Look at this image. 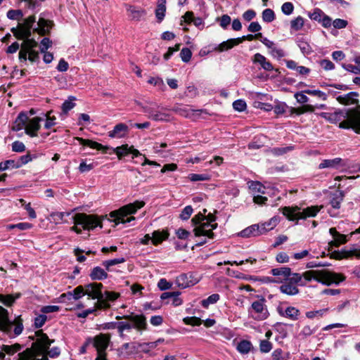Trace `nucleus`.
Segmentation results:
<instances>
[{
    "label": "nucleus",
    "mask_w": 360,
    "mask_h": 360,
    "mask_svg": "<svg viewBox=\"0 0 360 360\" xmlns=\"http://www.w3.org/2000/svg\"><path fill=\"white\" fill-rule=\"evenodd\" d=\"M34 336L36 340L32 347L19 353L17 360H49L47 356L44 354L53 340H50L41 330L36 331Z\"/></svg>",
    "instance_id": "obj_1"
},
{
    "label": "nucleus",
    "mask_w": 360,
    "mask_h": 360,
    "mask_svg": "<svg viewBox=\"0 0 360 360\" xmlns=\"http://www.w3.org/2000/svg\"><path fill=\"white\" fill-rule=\"evenodd\" d=\"M302 276L304 285L307 282L311 280H315L326 285H330L332 284L338 285L345 279V276L342 274L333 272L327 269L309 270L303 273Z\"/></svg>",
    "instance_id": "obj_2"
},
{
    "label": "nucleus",
    "mask_w": 360,
    "mask_h": 360,
    "mask_svg": "<svg viewBox=\"0 0 360 360\" xmlns=\"http://www.w3.org/2000/svg\"><path fill=\"white\" fill-rule=\"evenodd\" d=\"M75 226L71 227V230L77 233H81L82 230L77 227L82 226L84 230H93L96 227L102 228V221L96 215L87 214L85 213H77L72 217Z\"/></svg>",
    "instance_id": "obj_3"
},
{
    "label": "nucleus",
    "mask_w": 360,
    "mask_h": 360,
    "mask_svg": "<svg viewBox=\"0 0 360 360\" xmlns=\"http://www.w3.org/2000/svg\"><path fill=\"white\" fill-rule=\"evenodd\" d=\"M145 205L144 201L136 200L132 203L127 204L122 206L117 210L112 211L110 213V216L114 218L116 224L129 223L135 220L134 217H130L125 219L127 215L135 214L138 210L141 209Z\"/></svg>",
    "instance_id": "obj_4"
},
{
    "label": "nucleus",
    "mask_w": 360,
    "mask_h": 360,
    "mask_svg": "<svg viewBox=\"0 0 360 360\" xmlns=\"http://www.w3.org/2000/svg\"><path fill=\"white\" fill-rule=\"evenodd\" d=\"M323 208V206L314 205L307 207L300 211L298 207H284L282 208V213L290 221H297L299 219H305L307 217H314Z\"/></svg>",
    "instance_id": "obj_5"
},
{
    "label": "nucleus",
    "mask_w": 360,
    "mask_h": 360,
    "mask_svg": "<svg viewBox=\"0 0 360 360\" xmlns=\"http://www.w3.org/2000/svg\"><path fill=\"white\" fill-rule=\"evenodd\" d=\"M13 326L15 335H20L23 330L22 320L20 316H18L13 321H11L8 318V310L0 306V330L10 334Z\"/></svg>",
    "instance_id": "obj_6"
},
{
    "label": "nucleus",
    "mask_w": 360,
    "mask_h": 360,
    "mask_svg": "<svg viewBox=\"0 0 360 360\" xmlns=\"http://www.w3.org/2000/svg\"><path fill=\"white\" fill-rule=\"evenodd\" d=\"M76 139L79 141V143L81 145L86 146L91 148L96 149L98 150H103L105 153H106L108 150L112 149L113 152L117 155L119 159H122L123 157L130 154L131 146H129L127 144H124L122 145L121 146L112 148L108 146H103L102 144L98 142L89 139H84L80 137H77Z\"/></svg>",
    "instance_id": "obj_7"
},
{
    "label": "nucleus",
    "mask_w": 360,
    "mask_h": 360,
    "mask_svg": "<svg viewBox=\"0 0 360 360\" xmlns=\"http://www.w3.org/2000/svg\"><path fill=\"white\" fill-rule=\"evenodd\" d=\"M124 319H127L129 322H118V332H122V330L124 331L125 330H129L133 328L139 331L147 330L146 318L144 315L131 314L125 316Z\"/></svg>",
    "instance_id": "obj_8"
},
{
    "label": "nucleus",
    "mask_w": 360,
    "mask_h": 360,
    "mask_svg": "<svg viewBox=\"0 0 360 360\" xmlns=\"http://www.w3.org/2000/svg\"><path fill=\"white\" fill-rule=\"evenodd\" d=\"M93 345L97 352L96 360H108L106 349L108 348L110 336L107 334L100 333L93 338Z\"/></svg>",
    "instance_id": "obj_9"
},
{
    "label": "nucleus",
    "mask_w": 360,
    "mask_h": 360,
    "mask_svg": "<svg viewBox=\"0 0 360 360\" xmlns=\"http://www.w3.org/2000/svg\"><path fill=\"white\" fill-rule=\"evenodd\" d=\"M35 21L36 18L34 15L29 16L27 18L25 19L22 23H18L17 27L12 28L11 31L19 39H30L32 25Z\"/></svg>",
    "instance_id": "obj_10"
},
{
    "label": "nucleus",
    "mask_w": 360,
    "mask_h": 360,
    "mask_svg": "<svg viewBox=\"0 0 360 360\" xmlns=\"http://www.w3.org/2000/svg\"><path fill=\"white\" fill-rule=\"evenodd\" d=\"M265 302L266 300L262 297L259 300L252 303L251 309H250L249 312L255 320L262 321L268 317L269 312Z\"/></svg>",
    "instance_id": "obj_11"
},
{
    "label": "nucleus",
    "mask_w": 360,
    "mask_h": 360,
    "mask_svg": "<svg viewBox=\"0 0 360 360\" xmlns=\"http://www.w3.org/2000/svg\"><path fill=\"white\" fill-rule=\"evenodd\" d=\"M347 120L340 123V127L342 129H352L356 134H360V117L355 115L354 110L347 112Z\"/></svg>",
    "instance_id": "obj_12"
},
{
    "label": "nucleus",
    "mask_w": 360,
    "mask_h": 360,
    "mask_svg": "<svg viewBox=\"0 0 360 360\" xmlns=\"http://www.w3.org/2000/svg\"><path fill=\"white\" fill-rule=\"evenodd\" d=\"M217 227V224H211L209 221H203L199 226H197L194 229L193 232L195 236H206L208 238H214V234L213 230Z\"/></svg>",
    "instance_id": "obj_13"
},
{
    "label": "nucleus",
    "mask_w": 360,
    "mask_h": 360,
    "mask_svg": "<svg viewBox=\"0 0 360 360\" xmlns=\"http://www.w3.org/2000/svg\"><path fill=\"white\" fill-rule=\"evenodd\" d=\"M103 287V285L101 283L94 282L86 284L85 285L86 295L93 300L101 297V295H103V293L102 292Z\"/></svg>",
    "instance_id": "obj_14"
},
{
    "label": "nucleus",
    "mask_w": 360,
    "mask_h": 360,
    "mask_svg": "<svg viewBox=\"0 0 360 360\" xmlns=\"http://www.w3.org/2000/svg\"><path fill=\"white\" fill-rule=\"evenodd\" d=\"M347 164L344 160L340 158L334 159L323 160L319 165V169L330 168L338 169L341 167H345Z\"/></svg>",
    "instance_id": "obj_15"
},
{
    "label": "nucleus",
    "mask_w": 360,
    "mask_h": 360,
    "mask_svg": "<svg viewBox=\"0 0 360 360\" xmlns=\"http://www.w3.org/2000/svg\"><path fill=\"white\" fill-rule=\"evenodd\" d=\"M129 132V127L124 123L116 124L113 129L108 132V136L112 139H122L127 136Z\"/></svg>",
    "instance_id": "obj_16"
},
{
    "label": "nucleus",
    "mask_w": 360,
    "mask_h": 360,
    "mask_svg": "<svg viewBox=\"0 0 360 360\" xmlns=\"http://www.w3.org/2000/svg\"><path fill=\"white\" fill-rule=\"evenodd\" d=\"M37 42L34 39L25 40L21 45V49L19 52V59L22 61H26L28 59L29 50L37 46Z\"/></svg>",
    "instance_id": "obj_17"
},
{
    "label": "nucleus",
    "mask_w": 360,
    "mask_h": 360,
    "mask_svg": "<svg viewBox=\"0 0 360 360\" xmlns=\"http://www.w3.org/2000/svg\"><path fill=\"white\" fill-rule=\"evenodd\" d=\"M42 120L41 117H34L31 120L28 119L25 127V133L32 137L37 136V131L40 128L39 122Z\"/></svg>",
    "instance_id": "obj_18"
},
{
    "label": "nucleus",
    "mask_w": 360,
    "mask_h": 360,
    "mask_svg": "<svg viewBox=\"0 0 360 360\" xmlns=\"http://www.w3.org/2000/svg\"><path fill=\"white\" fill-rule=\"evenodd\" d=\"M277 311L279 315L292 321H297L299 319L300 311L294 307H288L285 309L283 307H278Z\"/></svg>",
    "instance_id": "obj_19"
},
{
    "label": "nucleus",
    "mask_w": 360,
    "mask_h": 360,
    "mask_svg": "<svg viewBox=\"0 0 360 360\" xmlns=\"http://www.w3.org/2000/svg\"><path fill=\"white\" fill-rule=\"evenodd\" d=\"M262 234V231L259 224L251 225L238 233V236L242 238L256 237Z\"/></svg>",
    "instance_id": "obj_20"
},
{
    "label": "nucleus",
    "mask_w": 360,
    "mask_h": 360,
    "mask_svg": "<svg viewBox=\"0 0 360 360\" xmlns=\"http://www.w3.org/2000/svg\"><path fill=\"white\" fill-rule=\"evenodd\" d=\"M329 233L333 238V240L329 243L330 246L338 247L347 243V236L338 232L335 228H330Z\"/></svg>",
    "instance_id": "obj_21"
},
{
    "label": "nucleus",
    "mask_w": 360,
    "mask_h": 360,
    "mask_svg": "<svg viewBox=\"0 0 360 360\" xmlns=\"http://www.w3.org/2000/svg\"><path fill=\"white\" fill-rule=\"evenodd\" d=\"M357 96L356 92L351 91L347 94L338 96L336 99L340 103L347 105L356 103L358 102Z\"/></svg>",
    "instance_id": "obj_22"
},
{
    "label": "nucleus",
    "mask_w": 360,
    "mask_h": 360,
    "mask_svg": "<svg viewBox=\"0 0 360 360\" xmlns=\"http://www.w3.org/2000/svg\"><path fill=\"white\" fill-rule=\"evenodd\" d=\"M107 271L101 266H95L91 269L89 276L93 281H103L108 276Z\"/></svg>",
    "instance_id": "obj_23"
},
{
    "label": "nucleus",
    "mask_w": 360,
    "mask_h": 360,
    "mask_svg": "<svg viewBox=\"0 0 360 360\" xmlns=\"http://www.w3.org/2000/svg\"><path fill=\"white\" fill-rule=\"evenodd\" d=\"M254 63H258L266 71H271L274 69L272 64L261 53H255L252 60Z\"/></svg>",
    "instance_id": "obj_24"
},
{
    "label": "nucleus",
    "mask_w": 360,
    "mask_h": 360,
    "mask_svg": "<svg viewBox=\"0 0 360 360\" xmlns=\"http://www.w3.org/2000/svg\"><path fill=\"white\" fill-rule=\"evenodd\" d=\"M28 122V117L24 112L19 113L16 117L13 125V130L18 131L22 129H25L27 122Z\"/></svg>",
    "instance_id": "obj_25"
},
{
    "label": "nucleus",
    "mask_w": 360,
    "mask_h": 360,
    "mask_svg": "<svg viewBox=\"0 0 360 360\" xmlns=\"http://www.w3.org/2000/svg\"><path fill=\"white\" fill-rule=\"evenodd\" d=\"M127 11L131 20L138 21L146 15V11L143 9L139 8L134 6H128Z\"/></svg>",
    "instance_id": "obj_26"
},
{
    "label": "nucleus",
    "mask_w": 360,
    "mask_h": 360,
    "mask_svg": "<svg viewBox=\"0 0 360 360\" xmlns=\"http://www.w3.org/2000/svg\"><path fill=\"white\" fill-rule=\"evenodd\" d=\"M51 28V22L43 18H40L37 22V27L34 31L37 32L40 35H45L49 32Z\"/></svg>",
    "instance_id": "obj_27"
},
{
    "label": "nucleus",
    "mask_w": 360,
    "mask_h": 360,
    "mask_svg": "<svg viewBox=\"0 0 360 360\" xmlns=\"http://www.w3.org/2000/svg\"><path fill=\"white\" fill-rule=\"evenodd\" d=\"M190 278L191 277L188 276V274H182L176 277V283L179 287L181 288H186L189 286L194 285L195 284L198 283L197 280L191 281L189 280Z\"/></svg>",
    "instance_id": "obj_28"
},
{
    "label": "nucleus",
    "mask_w": 360,
    "mask_h": 360,
    "mask_svg": "<svg viewBox=\"0 0 360 360\" xmlns=\"http://www.w3.org/2000/svg\"><path fill=\"white\" fill-rule=\"evenodd\" d=\"M139 342H127L123 344L119 349L118 352L120 354H122L124 351H127V355L131 354H136L139 353Z\"/></svg>",
    "instance_id": "obj_29"
},
{
    "label": "nucleus",
    "mask_w": 360,
    "mask_h": 360,
    "mask_svg": "<svg viewBox=\"0 0 360 360\" xmlns=\"http://www.w3.org/2000/svg\"><path fill=\"white\" fill-rule=\"evenodd\" d=\"M344 199V193L341 191H337L332 193L330 198V204L333 209H339Z\"/></svg>",
    "instance_id": "obj_30"
},
{
    "label": "nucleus",
    "mask_w": 360,
    "mask_h": 360,
    "mask_svg": "<svg viewBox=\"0 0 360 360\" xmlns=\"http://www.w3.org/2000/svg\"><path fill=\"white\" fill-rule=\"evenodd\" d=\"M169 236L167 231H155L152 233V243L155 245L160 244L163 240L167 239Z\"/></svg>",
    "instance_id": "obj_31"
},
{
    "label": "nucleus",
    "mask_w": 360,
    "mask_h": 360,
    "mask_svg": "<svg viewBox=\"0 0 360 360\" xmlns=\"http://www.w3.org/2000/svg\"><path fill=\"white\" fill-rule=\"evenodd\" d=\"M239 44L240 40L237 39V38L229 39L219 44L215 49L219 52H223L232 49Z\"/></svg>",
    "instance_id": "obj_32"
},
{
    "label": "nucleus",
    "mask_w": 360,
    "mask_h": 360,
    "mask_svg": "<svg viewBox=\"0 0 360 360\" xmlns=\"http://www.w3.org/2000/svg\"><path fill=\"white\" fill-rule=\"evenodd\" d=\"M267 137L264 135H258L248 144L249 149H259L264 146Z\"/></svg>",
    "instance_id": "obj_33"
},
{
    "label": "nucleus",
    "mask_w": 360,
    "mask_h": 360,
    "mask_svg": "<svg viewBox=\"0 0 360 360\" xmlns=\"http://www.w3.org/2000/svg\"><path fill=\"white\" fill-rule=\"evenodd\" d=\"M280 290L288 295H295L299 293L297 287L288 281L280 286Z\"/></svg>",
    "instance_id": "obj_34"
},
{
    "label": "nucleus",
    "mask_w": 360,
    "mask_h": 360,
    "mask_svg": "<svg viewBox=\"0 0 360 360\" xmlns=\"http://www.w3.org/2000/svg\"><path fill=\"white\" fill-rule=\"evenodd\" d=\"M290 268L286 266H281L274 268L271 270V273L275 276H281L283 278L286 279L290 276Z\"/></svg>",
    "instance_id": "obj_35"
},
{
    "label": "nucleus",
    "mask_w": 360,
    "mask_h": 360,
    "mask_svg": "<svg viewBox=\"0 0 360 360\" xmlns=\"http://www.w3.org/2000/svg\"><path fill=\"white\" fill-rule=\"evenodd\" d=\"M166 1L158 0V6L155 10V15L159 22L162 21L165 15Z\"/></svg>",
    "instance_id": "obj_36"
},
{
    "label": "nucleus",
    "mask_w": 360,
    "mask_h": 360,
    "mask_svg": "<svg viewBox=\"0 0 360 360\" xmlns=\"http://www.w3.org/2000/svg\"><path fill=\"white\" fill-rule=\"evenodd\" d=\"M278 223V218L276 217H272L269 221L259 225L262 234L272 230Z\"/></svg>",
    "instance_id": "obj_37"
},
{
    "label": "nucleus",
    "mask_w": 360,
    "mask_h": 360,
    "mask_svg": "<svg viewBox=\"0 0 360 360\" xmlns=\"http://www.w3.org/2000/svg\"><path fill=\"white\" fill-rule=\"evenodd\" d=\"M286 281H288V283H290L295 285H299L301 286L304 285V282L303 281L302 276V274H298V273L292 274L290 272V276L288 277Z\"/></svg>",
    "instance_id": "obj_38"
},
{
    "label": "nucleus",
    "mask_w": 360,
    "mask_h": 360,
    "mask_svg": "<svg viewBox=\"0 0 360 360\" xmlns=\"http://www.w3.org/2000/svg\"><path fill=\"white\" fill-rule=\"evenodd\" d=\"M252 348V343L248 340H241L237 345V350L240 354H248L250 352Z\"/></svg>",
    "instance_id": "obj_39"
},
{
    "label": "nucleus",
    "mask_w": 360,
    "mask_h": 360,
    "mask_svg": "<svg viewBox=\"0 0 360 360\" xmlns=\"http://www.w3.org/2000/svg\"><path fill=\"white\" fill-rule=\"evenodd\" d=\"M21 349H22V346L18 343H15L12 345H1V349L4 350V352L8 355H13L15 353L18 352Z\"/></svg>",
    "instance_id": "obj_40"
},
{
    "label": "nucleus",
    "mask_w": 360,
    "mask_h": 360,
    "mask_svg": "<svg viewBox=\"0 0 360 360\" xmlns=\"http://www.w3.org/2000/svg\"><path fill=\"white\" fill-rule=\"evenodd\" d=\"M21 294L20 292L15 293V295H4L2 300V304L6 307H11L13 304L15 300L20 298Z\"/></svg>",
    "instance_id": "obj_41"
},
{
    "label": "nucleus",
    "mask_w": 360,
    "mask_h": 360,
    "mask_svg": "<svg viewBox=\"0 0 360 360\" xmlns=\"http://www.w3.org/2000/svg\"><path fill=\"white\" fill-rule=\"evenodd\" d=\"M219 298H220V296L219 294H217V293L212 294V295H210L207 299L202 300L201 301V305L204 308L207 309V308H208V307L210 304L217 303L219 300Z\"/></svg>",
    "instance_id": "obj_42"
},
{
    "label": "nucleus",
    "mask_w": 360,
    "mask_h": 360,
    "mask_svg": "<svg viewBox=\"0 0 360 360\" xmlns=\"http://www.w3.org/2000/svg\"><path fill=\"white\" fill-rule=\"evenodd\" d=\"M37 158V155L26 154L22 155L17 162H15V168H18Z\"/></svg>",
    "instance_id": "obj_43"
},
{
    "label": "nucleus",
    "mask_w": 360,
    "mask_h": 360,
    "mask_svg": "<svg viewBox=\"0 0 360 360\" xmlns=\"http://www.w3.org/2000/svg\"><path fill=\"white\" fill-rule=\"evenodd\" d=\"M125 259L124 257L115 258L112 259L105 260L102 262V265L105 267L106 271H110V267L121 263H124Z\"/></svg>",
    "instance_id": "obj_44"
},
{
    "label": "nucleus",
    "mask_w": 360,
    "mask_h": 360,
    "mask_svg": "<svg viewBox=\"0 0 360 360\" xmlns=\"http://www.w3.org/2000/svg\"><path fill=\"white\" fill-rule=\"evenodd\" d=\"M150 119L154 121H165L167 122L170 120V115L167 113L158 110L155 113H152Z\"/></svg>",
    "instance_id": "obj_45"
},
{
    "label": "nucleus",
    "mask_w": 360,
    "mask_h": 360,
    "mask_svg": "<svg viewBox=\"0 0 360 360\" xmlns=\"http://www.w3.org/2000/svg\"><path fill=\"white\" fill-rule=\"evenodd\" d=\"M297 45L304 55H309L313 52V49L310 44L304 40H299L297 41Z\"/></svg>",
    "instance_id": "obj_46"
},
{
    "label": "nucleus",
    "mask_w": 360,
    "mask_h": 360,
    "mask_svg": "<svg viewBox=\"0 0 360 360\" xmlns=\"http://www.w3.org/2000/svg\"><path fill=\"white\" fill-rule=\"evenodd\" d=\"M75 100V97L70 96L68 100L65 101L62 105V110L64 113H68L70 110H72L75 106V103L74 101Z\"/></svg>",
    "instance_id": "obj_47"
},
{
    "label": "nucleus",
    "mask_w": 360,
    "mask_h": 360,
    "mask_svg": "<svg viewBox=\"0 0 360 360\" xmlns=\"http://www.w3.org/2000/svg\"><path fill=\"white\" fill-rule=\"evenodd\" d=\"M275 13L271 8H266L262 12V20L266 22H271L275 20Z\"/></svg>",
    "instance_id": "obj_48"
},
{
    "label": "nucleus",
    "mask_w": 360,
    "mask_h": 360,
    "mask_svg": "<svg viewBox=\"0 0 360 360\" xmlns=\"http://www.w3.org/2000/svg\"><path fill=\"white\" fill-rule=\"evenodd\" d=\"M207 212V210L204 209L202 212H200L198 214H196L195 217H193L191 219V222L195 227L197 226H199L200 224H202L204 220H205V214Z\"/></svg>",
    "instance_id": "obj_49"
},
{
    "label": "nucleus",
    "mask_w": 360,
    "mask_h": 360,
    "mask_svg": "<svg viewBox=\"0 0 360 360\" xmlns=\"http://www.w3.org/2000/svg\"><path fill=\"white\" fill-rule=\"evenodd\" d=\"M323 15L324 13L323 12V11L318 8H315L312 13H308V16L309 17L310 19L317 21L319 22H320V20H321V18L323 16Z\"/></svg>",
    "instance_id": "obj_50"
},
{
    "label": "nucleus",
    "mask_w": 360,
    "mask_h": 360,
    "mask_svg": "<svg viewBox=\"0 0 360 360\" xmlns=\"http://www.w3.org/2000/svg\"><path fill=\"white\" fill-rule=\"evenodd\" d=\"M72 299L74 300H79L82 296L86 295L85 292V285H79L77 288H75L73 291H72Z\"/></svg>",
    "instance_id": "obj_51"
},
{
    "label": "nucleus",
    "mask_w": 360,
    "mask_h": 360,
    "mask_svg": "<svg viewBox=\"0 0 360 360\" xmlns=\"http://www.w3.org/2000/svg\"><path fill=\"white\" fill-rule=\"evenodd\" d=\"M188 178L191 181H207L210 176L207 174H190Z\"/></svg>",
    "instance_id": "obj_52"
},
{
    "label": "nucleus",
    "mask_w": 360,
    "mask_h": 360,
    "mask_svg": "<svg viewBox=\"0 0 360 360\" xmlns=\"http://www.w3.org/2000/svg\"><path fill=\"white\" fill-rule=\"evenodd\" d=\"M304 25V18L301 16L297 17L295 19L290 22V27L292 29L297 31L302 29Z\"/></svg>",
    "instance_id": "obj_53"
},
{
    "label": "nucleus",
    "mask_w": 360,
    "mask_h": 360,
    "mask_svg": "<svg viewBox=\"0 0 360 360\" xmlns=\"http://www.w3.org/2000/svg\"><path fill=\"white\" fill-rule=\"evenodd\" d=\"M7 18L11 20H20L22 17V12L21 10H9L7 12Z\"/></svg>",
    "instance_id": "obj_54"
},
{
    "label": "nucleus",
    "mask_w": 360,
    "mask_h": 360,
    "mask_svg": "<svg viewBox=\"0 0 360 360\" xmlns=\"http://www.w3.org/2000/svg\"><path fill=\"white\" fill-rule=\"evenodd\" d=\"M217 20L219 22L220 26L225 30L230 25L231 19L229 15L224 14L221 18H217Z\"/></svg>",
    "instance_id": "obj_55"
},
{
    "label": "nucleus",
    "mask_w": 360,
    "mask_h": 360,
    "mask_svg": "<svg viewBox=\"0 0 360 360\" xmlns=\"http://www.w3.org/2000/svg\"><path fill=\"white\" fill-rule=\"evenodd\" d=\"M193 211V210L192 207L191 205H187L181 211L179 217L184 221L188 220L191 216Z\"/></svg>",
    "instance_id": "obj_56"
},
{
    "label": "nucleus",
    "mask_w": 360,
    "mask_h": 360,
    "mask_svg": "<svg viewBox=\"0 0 360 360\" xmlns=\"http://www.w3.org/2000/svg\"><path fill=\"white\" fill-rule=\"evenodd\" d=\"M97 302L96 303V307L97 309H108L110 307V304L107 301V300L104 297V295H101V297H98L96 299Z\"/></svg>",
    "instance_id": "obj_57"
},
{
    "label": "nucleus",
    "mask_w": 360,
    "mask_h": 360,
    "mask_svg": "<svg viewBox=\"0 0 360 360\" xmlns=\"http://www.w3.org/2000/svg\"><path fill=\"white\" fill-rule=\"evenodd\" d=\"M304 92L307 94L317 96V97L321 98L323 101H326L327 99L326 94L320 90L306 89V90H304Z\"/></svg>",
    "instance_id": "obj_58"
},
{
    "label": "nucleus",
    "mask_w": 360,
    "mask_h": 360,
    "mask_svg": "<svg viewBox=\"0 0 360 360\" xmlns=\"http://www.w3.org/2000/svg\"><path fill=\"white\" fill-rule=\"evenodd\" d=\"M305 94L304 90L298 91L294 94V97L299 103L304 104L309 101V98L305 95Z\"/></svg>",
    "instance_id": "obj_59"
},
{
    "label": "nucleus",
    "mask_w": 360,
    "mask_h": 360,
    "mask_svg": "<svg viewBox=\"0 0 360 360\" xmlns=\"http://www.w3.org/2000/svg\"><path fill=\"white\" fill-rule=\"evenodd\" d=\"M292 146L274 148L271 149V153L275 155H281L292 150Z\"/></svg>",
    "instance_id": "obj_60"
},
{
    "label": "nucleus",
    "mask_w": 360,
    "mask_h": 360,
    "mask_svg": "<svg viewBox=\"0 0 360 360\" xmlns=\"http://www.w3.org/2000/svg\"><path fill=\"white\" fill-rule=\"evenodd\" d=\"M192 56V52L188 48H183L180 53V57L182 61L188 63Z\"/></svg>",
    "instance_id": "obj_61"
},
{
    "label": "nucleus",
    "mask_w": 360,
    "mask_h": 360,
    "mask_svg": "<svg viewBox=\"0 0 360 360\" xmlns=\"http://www.w3.org/2000/svg\"><path fill=\"white\" fill-rule=\"evenodd\" d=\"M246 107L247 105L245 101L242 99L236 100L233 103V108L238 112L245 110Z\"/></svg>",
    "instance_id": "obj_62"
},
{
    "label": "nucleus",
    "mask_w": 360,
    "mask_h": 360,
    "mask_svg": "<svg viewBox=\"0 0 360 360\" xmlns=\"http://www.w3.org/2000/svg\"><path fill=\"white\" fill-rule=\"evenodd\" d=\"M259 349L262 352H269L272 349V344L268 340H262L259 344Z\"/></svg>",
    "instance_id": "obj_63"
},
{
    "label": "nucleus",
    "mask_w": 360,
    "mask_h": 360,
    "mask_svg": "<svg viewBox=\"0 0 360 360\" xmlns=\"http://www.w3.org/2000/svg\"><path fill=\"white\" fill-rule=\"evenodd\" d=\"M294 10V6L291 2H285L281 6L282 12L287 15L292 13Z\"/></svg>",
    "instance_id": "obj_64"
}]
</instances>
